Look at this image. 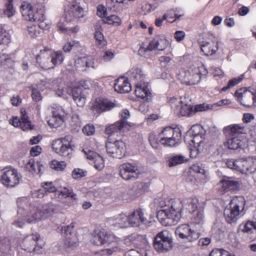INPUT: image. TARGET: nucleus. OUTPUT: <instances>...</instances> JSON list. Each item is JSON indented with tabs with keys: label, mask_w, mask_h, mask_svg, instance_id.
<instances>
[{
	"label": "nucleus",
	"mask_w": 256,
	"mask_h": 256,
	"mask_svg": "<svg viewBox=\"0 0 256 256\" xmlns=\"http://www.w3.org/2000/svg\"><path fill=\"white\" fill-rule=\"evenodd\" d=\"M64 60V56L62 51H57L56 52H52L51 61L53 64V68L57 65L62 63Z\"/></svg>",
	"instance_id": "4c0bfd02"
},
{
	"label": "nucleus",
	"mask_w": 256,
	"mask_h": 256,
	"mask_svg": "<svg viewBox=\"0 0 256 256\" xmlns=\"http://www.w3.org/2000/svg\"><path fill=\"white\" fill-rule=\"evenodd\" d=\"M114 88L115 90L119 93H128L132 90V87L128 80L123 77L116 80Z\"/></svg>",
	"instance_id": "bb28decb"
},
{
	"label": "nucleus",
	"mask_w": 256,
	"mask_h": 256,
	"mask_svg": "<svg viewBox=\"0 0 256 256\" xmlns=\"http://www.w3.org/2000/svg\"><path fill=\"white\" fill-rule=\"evenodd\" d=\"M128 75L132 80L135 82L136 84L144 82V74L140 68H132L128 72Z\"/></svg>",
	"instance_id": "473e14b6"
},
{
	"label": "nucleus",
	"mask_w": 256,
	"mask_h": 256,
	"mask_svg": "<svg viewBox=\"0 0 256 256\" xmlns=\"http://www.w3.org/2000/svg\"><path fill=\"white\" fill-rule=\"evenodd\" d=\"M56 194L58 195V198L62 196L64 198L70 197L72 199H76V194H74L72 190L64 188L61 191H56Z\"/></svg>",
	"instance_id": "ea45409f"
},
{
	"label": "nucleus",
	"mask_w": 256,
	"mask_h": 256,
	"mask_svg": "<svg viewBox=\"0 0 256 256\" xmlns=\"http://www.w3.org/2000/svg\"><path fill=\"white\" fill-rule=\"evenodd\" d=\"M108 236L104 232L98 231L94 234L93 238L91 241L96 246H101L106 242H108Z\"/></svg>",
	"instance_id": "72a5a7b5"
},
{
	"label": "nucleus",
	"mask_w": 256,
	"mask_h": 256,
	"mask_svg": "<svg viewBox=\"0 0 256 256\" xmlns=\"http://www.w3.org/2000/svg\"><path fill=\"white\" fill-rule=\"evenodd\" d=\"M190 218L191 222L194 224H201L204 221V215L202 210H198L196 211L194 213L190 214Z\"/></svg>",
	"instance_id": "58836bf2"
},
{
	"label": "nucleus",
	"mask_w": 256,
	"mask_h": 256,
	"mask_svg": "<svg viewBox=\"0 0 256 256\" xmlns=\"http://www.w3.org/2000/svg\"><path fill=\"white\" fill-rule=\"evenodd\" d=\"M224 250L222 249H214L210 252L209 256H223V251Z\"/></svg>",
	"instance_id": "774afa93"
},
{
	"label": "nucleus",
	"mask_w": 256,
	"mask_h": 256,
	"mask_svg": "<svg viewBox=\"0 0 256 256\" xmlns=\"http://www.w3.org/2000/svg\"><path fill=\"white\" fill-rule=\"evenodd\" d=\"M42 187L46 193H54L56 194L57 191L56 188L54 186L52 182H44L42 183ZM42 191V190H40ZM43 191V190H42Z\"/></svg>",
	"instance_id": "37998d69"
},
{
	"label": "nucleus",
	"mask_w": 256,
	"mask_h": 256,
	"mask_svg": "<svg viewBox=\"0 0 256 256\" xmlns=\"http://www.w3.org/2000/svg\"><path fill=\"white\" fill-rule=\"evenodd\" d=\"M95 128L92 124H87L82 128V132L87 136H91L94 134Z\"/></svg>",
	"instance_id": "13d9d810"
},
{
	"label": "nucleus",
	"mask_w": 256,
	"mask_h": 256,
	"mask_svg": "<svg viewBox=\"0 0 256 256\" xmlns=\"http://www.w3.org/2000/svg\"><path fill=\"white\" fill-rule=\"evenodd\" d=\"M136 87L135 94L137 97L146 99L148 102L151 99V93L147 86L142 87L140 84H136Z\"/></svg>",
	"instance_id": "7c9ffc66"
},
{
	"label": "nucleus",
	"mask_w": 256,
	"mask_h": 256,
	"mask_svg": "<svg viewBox=\"0 0 256 256\" xmlns=\"http://www.w3.org/2000/svg\"><path fill=\"white\" fill-rule=\"evenodd\" d=\"M226 141L224 143L226 147L230 150H240L246 145L245 140L241 137L226 136Z\"/></svg>",
	"instance_id": "a878e982"
},
{
	"label": "nucleus",
	"mask_w": 256,
	"mask_h": 256,
	"mask_svg": "<svg viewBox=\"0 0 256 256\" xmlns=\"http://www.w3.org/2000/svg\"><path fill=\"white\" fill-rule=\"evenodd\" d=\"M74 226L72 224L70 225L64 226H62L61 230L62 234H64L65 236L68 237L70 236L72 232Z\"/></svg>",
	"instance_id": "6e6d98bb"
},
{
	"label": "nucleus",
	"mask_w": 256,
	"mask_h": 256,
	"mask_svg": "<svg viewBox=\"0 0 256 256\" xmlns=\"http://www.w3.org/2000/svg\"><path fill=\"white\" fill-rule=\"evenodd\" d=\"M112 224L119 228L129 226L128 218L124 214H120L113 218Z\"/></svg>",
	"instance_id": "2f4dec72"
},
{
	"label": "nucleus",
	"mask_w": 256,
	"mask_h": 256,
	"mask_svg": "<svg viewBox=\"0 0 256 256\" xmlns=\"http://www.w3.org/2000/svg\"><path fill=\"white\" fill-rule=\"evenodd\" d=\"M201 50L206 56H212L218 50V42L210 38L200 39L198 40Z\"/></svg>",
	"instance_id": "aec40b11"
},
{
	"label": "nucleus",
	"mask_w": 256,
	"mask_h": 256,
	"mask_svg": "<svg viewBox=\"0 0 256 256\" xmlns=\"http://www.w3.org/2000/svg\"><path fill=\"white\" fill-rule=\"evenodd\" d=\"M52 52L48 50H40L36 57V62L40 66L44 69L53 68L51 61Z\"/></svg>",
	"instance_id": "5701e85b"
},
{
	"label": "nucleus",
	"mask_w": 256,
	"mask_h": 256,
	"mask_svg": "<svg viewBox=\"0 0 256 256\" xmlns=\"http://www.w3.org/2000/svg\"><path fill=\"white\" fill-rule=\"evenodd\" d=\"M172 58L168 56H161L159 58L160 64L162 67L166 68L171 65Z\"/></svg>",
	"instance_id": "5fc2aeb1"
},
{
	"label": "nucleus",
	"mask_w": 256,
	"mask_h": 256,
	"mask_svg": "<svg viewBox=\"0 0 256 256\" xmlns=\"http://www.w3.org/2000/svg\"><path fill=\"white\" fill-rule=\"evenodd\" d=\"M86 57H82L78 58L75 62L76 68L81 71H86L85 68V61Z\"/></svg>",
	"instance_id": "864d4df0"
},
{
	"label": "nucleus",
	"mask_w": 256,
	"mask_h": 256,
	"mask_svg": "<svg viewBox=\"0 0 256 256\" xmlns=\"http://www.w3.org/2000/svg\"><path fill=\"white\" fill-rule=\"evenodd\" d=\"M222 190L224 192L228 190H235L239 186V183L232 180V178L225 177L220 180Z\"/></svg>",
	"instance_id": "c85d7f7f"
},
{
	"label": "nucleus",
	"mask_w": 256,
	"mask_h": 256,
	"mask_svg": "<svg viewBox=\"0 0 256 256\" xmlns=\"http://www.w3.org/2000/svg\"><path fill=\"white\" fill-rule=\"evenodd\" d=\"M168 102L171 106V108L178 116H185L189 115L192 108L190 105L184 104L181 98L174 96L168 98Z\"/></svg>",
	"instance_id": "4468645a"
},
{
	"label": "nucleus",
	"mask_w": 256,
	"mask_h": 256,
	"mask_svg": "<svg viewBox=\"0 0 256 256\" xmlns=\"http://www.w3.org/2000/svg\"><path fill=\"white\" fill-rule=\"evenodd\" d=\"M10 42V36L6 31L0 28V44H6Z\"/></svg>",
	"instance_id": "09e8293b"
},
{
	"label": "nucleus",
	"mask_w": 256,
	"mask_h": 256,
	"mask_svg": "<svg viewBox=\"0 0 256 256\" xmlns=\"http://www.w3.org/2000/svg\"><path fill=\"white\" fill-rule=\"evenodd\" d=\"M52 148L58 154L68 159L73 154V149L70 146L68 137L60 138L53 140Z\"/></svg>",
	"instance_id": "6e6552de"
},
{
	"label": "nucleus",
	"mask_w": 256,
	"mask_h": 256,
	"mask_svg": "<svg viewBox=\"0 0 256 256\" xmlns=\"http://www.w3.org/2000/svg\"><path fill=\"white\" fill-rule=\"evenodd\" d=\"M209 109V106L205 104L196 105L194 107V111L196 112H203Z\"/></svg>",
	"instance_id": "69168bd1"
},
{
	"label": "nucleus",
	"mask_w": 256,
	"mask_h": 256,
	"mask_svg": "<svg viewBox=\"0 0 256 256\" xmlns=\"http://www.w3.org/2000/svg\"><path fill=\"white\" fill-rule=\"evenodd\" d=\"M13 0H8L6 4V9L4 10V14L8 17L10 18L13 16L15 13V10L12 4Z\"/></svg>",
	"instance_id": "79ce46f5"
},
{
	"label": "nucleus",
	"mask_w": 256,
	"mask_h": 256,
	"mask_svg": "<svg viewBox=\"0 0 256 256\" xmlns=\"http://www.w3.org/2000/svg\"><path fill=\"white\" fill-rule=\"evenodd\" d=\"M32 97L35 102H38L42 100V96L40 92L36 88L32 87Z\"/></svg>",
	"instance_id": "052dcab7"
},
{
	"label": "nucleus",
	"mask_w": 256,
	"mask_h": 256,
	"mask_svg": "<svg viewBox=\"0 0 256 256\" xmlns=\"http://www.w3.org/2000/svg\"><path fill=\"white\" fill-rule=\"evenodd\" d=\"M159 142L166 147L175 148L181 142L182 132L178 128L170 126L163 128L159 134Z\"/></svg>",
	"instance_id": "20e7f679"
},
{
	"label": "nucleus",
	"mask_w": 256,
	"mask_h": 256,
	"mask_svg": "<svg viewBox=\"0 0 256 256\" xmlns=\"http://www.w3.org/2000/svg\"><path fill=\"white\" fill-rule=\"evenodd\" d=\"M94 38L100 44L104 45L105 41L102 33L98 30H96L94 34Z\"/></svg>",
	"instance_id": "680f3d73"
},
{
	"label": "nucleus",
	"mask_w": 256,
	"mask_h": 256,
	"mask_svg": "<svg viewBox=\"0 0 256 256\" xmlns=\"http://www.w3.org/2000/svg\"><path fill=\"white\" fill-rule=\"evenodd\" d=\"M208 73L206 69L203 66L194 68L187 71L183 70L178 75L182 82L186 85H194L198 84L202 76H206Z\"/></svg>",
	"instance_id": "39448f33"
},
{
	"label": "nucleus",
	"mask_w": 256,
	"mask_h": 256,
	"mask_svg": "<svg viewBox=\"0 0 256 256\" xmlns=\"http://www.w3.org/2000/svg\"><path fill=\"white\" fill-rule=\"evenodd\" d=\"M245 127L242 124H234L225 126L223 128V132L226 136L241 137L242 134L246 133Z\"/></svg>",
	"instance_id": "b1692460"
},
{
	"label": "nucleus",
	"mask_w": 256,
	"mask_h": 256,
	"mask_svg": "<svg viewBox=\"0 0 256 256\" xmlns=\"http://www.w3.org/2000/svg\"><path fill=\"white\" fill-rule=\"evenodd\" d=\"M10 100L12 104L14 106H18L22 102V99L18 95H14Z\"/></svg>",
	"instance_id": "338daca9"
},
{
	"label": "nucleus",
	"mask_w": 256,
	"mask_h": 256,
	"mask_svg": "<svg viewBox=\"0 0 256 256\" xmlns=\"http://www.w3.org/2000/svg\"><path fill=\"white\" fill-rule=\"evenodd\" d=\"M150 184L148 182H141L138 184L137 189L138 193L146 192L148 190Z\"/></svg>",
	"instance_id": "bf43d9fd"
},
{
	"label": "nucleus",
	"mask_w": 256,
	"mask_h": 256,
	"mask_svg": "<svg viewBox=\"0 0 256 256\" xmlns=\"http://www.w3.org/2000/svg\"><path fill=\"white\" fill-rule=\"evenodd\" d=\"M126 122L123 120H119L113 124L107 126L105 129V132L107 134H112L120 132L125 125Z\"/></svg>",
	"instance_id": "c9c22d12"
},
{
	"label": "nucleus",
	"mask_w": 256,
	"mask_h": 256,
	"mask_svg": "<svg viewBox=\"0 0 256 256\" xmlns=\"http://www.w3.org/2000/svg\"><path fill=\"white\" fill-rule=\"evenodd\" d=\"M26 198H18L17 200L18 213L23 214V212L27 211L24 221L28 223H35L36 222L46 219L52 216L56 208V206L52 202L44 204L41 208L31 204H28Z\"/></svg>",
	"instance_id": "f03ea898"
},
{
	"label": "nucleus",
	"mask_w": 256,
	"mask_h": 256,
	"mask_svg": "<svg viewBox=\"0 0 256 256\" xmlns=\"http://www.w3.org/2000/svg\"><path fill=\"white\" fill-rule=\"evenodd\" d=\"M236 168L235 170L240 172L242 174H246V163L245 160L240 159L236 160Z\"/></svg>",
	"instance_id": "603ef678"
},
{
	"label": "nucleus",
	"mask_w": 256,
	"mask_h": 256,
	"mask_svg": "<svg viewBox=\"0 0 256 256\" xmlns=\"http://www.w3.org/2000/svg\"><path fill=\"white\" fill-rule=\"evenodd\" d=\"M170 12L171 11H168L166 14H164L162 16V18H156L155 21V24L157 26H160L162 25V22L164 20H166L168 17V16L170 14Z\"/></svg>",
	"instance_id": "0e129e2a"
},
{
	"label": "nucleus",
	"mask_w": 256,
	"mask_h": 256,
	"mask_svg": "<svg viewBox=\"0 0 256 256\" xmlns=\"http://www.w3.org/2000/svg\"><path fill=\"white\" fill-rule=\"evenodd\" d=\"M175 234L179 238L188 242L196 240L200 236L198 232L192 230L188 225L186 224L178 226L176 229Z\"/></svg>",
	"instance_id": "ddd939ff"
},
{
	"label": "nucleus",
	"mask_w": 256,
	"mask_h": 256,
	"mask_svg": "<svg viewBox=\"0 0 256 256\" xmlns=\"http://www.w3.org/2000/svg\"><path fill=\"white\" fill-rule=\"evenodd\" d=\"M106 22L109 24L119 26L122 23L121 19L116 16L112 15L106 18Z\"/></svg>",
	"instance_id": "8fccbe9b"
},
{
	"label": "nucleus",
	"mask_w": 256,
	"mask_h": 256,
	"mask_svg": "<svg viewBox=\"0 0 256 256\" xmlns=\"http://www.w3.org/2000/svg\"><path fill=\"white\" fill-rule=\"evenodd\" d=\"M198 204L196 198L172 200L170 206H166L158 212L157 217L163 225H174L180 220L182 212L194 213L198 210Z\"/></svg>",
	"instance_id": "f257e3e1"
},
{
	"label": "nucleus",
	"mask_w": 256,
	"mask_h": 256,
	"mask_svg": "<svg viewBox=\"0 0 256 256\" xmlns=\"http://www.w3.org/2000/svg\"><path fill=\"white\" fill-rule=\"evenodd\" d=\"M52 116L48 121V125L54 128L60 126L64 122V112L60 106L54 105L52 108Z\"/></svg>",
	"instance_id": "6ab92c4d"
},
{
	"label": "nucleus",
	"mask_w": 256,
	"mask_h": 256,
	"mask_svg": "<svg viewBox=\"0 0 256 256\" xmlns=\"http://www.w3.org/2000/svg\"><path fill=\"white\" fill-rule=\"evenodd\" d=\"M85 15V11L79 4H72L69 8L65 11L64 18L67 22L78 20Z\"/></svg>",
	"instance_id": "a211bd4d"
},
{
	"label": "nucleus",
	"mask_w": 256,
	"mask_h": 256,
	"mask_svg": "<svg viewBox=\"0 0 256 256\" xmlns=\"http://www.w3.org/2000/svg\"><path fill=\"white\" fill-rule=\"evenodd\" d=\"M39 238L38 234H32L26 236L22 242L24 250L28 252L39 250L42 248L40 244Z\"/></svg>",
	"instance_id": "f3484780"
},
{
	"label": "nucleus",
	"mask_w": 256,
	"mask_h": 256,
	"mask_svg": "<svg viewBox=\"0 0 256 256\" xmlns=\"http://www.w3.org/2000/svg\"><path fill=\"white\" fill-rule=\"evenodd\" d=\"M168 44V42L164 36H157L152 40L146 48L141 46L138 50V53L142 55L147 51H152L155 50H164Z\"/></svg>",
	"instance_id": "dca6fc26"
},
{
	"label": "nucleus",
	"mask_w": 256,
	"mask_h": 256,
	"mask_svg": "<svg viewBox=\"0 0 256 256\" xmlns=\"http://www.w3.org/2000/svg\"><path fill=\"white\" fill-rule=\"evenodd\" d=\"M234 96L240 104L246 107L256 106V90L242 88L236 91Z\"/></svg>",
	"instance_id": "0eeeda50"
},
{
	"label": "nucleus",
	"mask_w": 256,
	"mask_h": 256,
	"mask_svg": "<svg viewBox=\"0 0 256 256\" xmlns=\"http://www.w3.org/2000/svg\"><path fill=\"white\" fill-rule=\"evenodd\" d=\"M245 204V200L242 196H236L231 200L224 212V216L228 223L230 224L236 223L244 215Z\"/></svg>",
	"instance_id": "7ed1b4c3"
},
{
	"label": "nucleus",
	"mask_w": 256,
	"mask_h": 256,
	"mask_svg": "<svg viewBox=\"0 0 256 256\" xmlns=\"http://www.w3.org/2000/svg\"><path fill=\"white\" fill-rule=\"evenodd\" d=\"M88 159L92 161L94 168L98 170H101L104 166V162L103 158L100 156L96 152L86 150H83Z\"/></svg>",
	"instance_id": "393cba45"
},
{
	"label": "nucleus",
	"mask_w": 256,
	"mask_h": 256,
	"mask_svg": "<svg viewBox=\"0 0 256 256\" xmlns=\"http://www.w3.org/2000/svg\"><path fill=\"white\" fill-rule=\"evenodd\" d=\"M72 88L65 87L62 88H58L56 91V94L59 96L64 98H66L68 95H70L71 90Z\"/></svg>",
	"instance_id": "3c124183"
},
{
	"label": "nucleus",
	"mask_w": 256,
	"mask_h": 256,
	"mask_svg": "<svg viewBox=\"0 0 256 256\" xmlns=\"http://www.w3.org/2000/svg\"><path fill=\"white\" fill-rule=\"evenodd\" d=\"M142 236H140L136 234H132L126 236L124 240V244L127 246H131L132 244H137V239L141 238Z\"/></svg>",
	"instance_id": "a19ab883"
},
{
	"label": "nucleus",
	"mask_w": 256,
	"mask_h": 256,
	"mask_svg": "<svg viewBox=\"0 0 256 256\" xmlns=\"http://www.w3.org/2000/svg\"><path fill=\"white\" fill-rule=\"evenodd\" d=\"M119 170L120 176L126 180L137 179L140 174L139 167L134 162L124 163L120 166Z\"/></svg>",
	"instance_id": "9d476101"
},
{
	"label": "nucleus",
	"mask_w": 256,
	"mask_h": 256,
	"mask_svg": "<svg viewBox=\"0 0 256 256\" xmlns=\"http://www.w3.org/2000/svg\"><path fill=\"white\" fill-rule=\"evenodd\" d=\"M114 104L113 102L107 100H98L96 102L95 104L94 107L96 109L98 112L104 111L109 110L113 108Z\"/></svg>",
	"instance_id": "c756f323"
},
{
	"label": "nucleus",
	"mask_w": 256,
	"mask_h": 256,
	"mask_svg": "<svg viewBox=\"0 0 256 256\" xmlns=\"http://www.w3.org/2000/svg\"><path fill=\"white\" fill-rule=\"evenodd\" d=\"M20 127L23 130H31L33 129V126L31 124V122L28 120V116H24L22 120Z\"/></svg>",
	"instance_id": "de8ad7c7"
},
{
	"label": "nucleus",
	"mask_w": 256,
	"mask_h": 256,
	"mask_svg": "<svg viewBox=\"0 0 256 256\" xmlns=\"http://www.w3.org/2000/svg\"><path fill=\"white\" fill-rule=\"evenodd\" d=\"M129 226L138 227L141 225L146 226L150 222L144 216L142 209H138L128 216Z\"/></svg>",
	"instance_id": "412c9836"
},
{
	"label": "nucleus",
	"mask_w": 256,
	"mask_h": 256,
	"mask_svg": "<svg viewBox=\"0 0 256 256\" xmlns=\"http://www.w3.org/2000/svg\"><path fill=\"white\" fill-rule=\"evenodd\" d=\"M150 250L146 249H140L139 250H130L126 252L125 256H150Z\"/></svg>",
	"instance_id": "e433bc0d"
},
{
	"label": "nucleus",
	"mask_w": 256,
	"mask_h": 256,
	"mask_svg": "<svg viewBox=\"0 0 256 256\" xmlns=\"http://www.w3.org/2000/svg\"><path fill=\"white\" fill-rule=\"evenodd\" d=\"M52 168L56 170H62L66 166V163L64 161L58 162L56 160H52L50 164Z\"/></svg>",
	"instance_id": "49530a36"
},
{
	"label": "nucleus",
	"mask_w": 256,
	"mask_h": 256,
	"mask_svg": "<svg viewBox=\"0 0 256 256\" xmlns=\"http://www.w3.org/2000/svg\"><path fill=\"white\" fill-rule=\"evenodd\" d=\"M187 158L182 154H176L170 157L166 162L169 167H172L187 162Z\"/></svg>",
	"instance_id": "f704fd0d"
},
{
	"label": "nucleus",
	"mask_w": 256,
	"mask_h": 256,
	"mask_svg": "<svg viewBox=\"0 0 256 256\" xmlns=\"http://www.w3.org/2000/svg\"><path fill=\"white\" fill-rule=\"evenodd\" d=\"M78 106L82 107L86 102V96L82 92V89L80 87L72 88L70 95Z\"/></svg>",
	"instance_id": "cd10ccee"
},
{
	"label": "nucleus",
	"mask_w": 256,
	"mask_h": 256,
	"mask_svg": "<svg viewBox=\"0 0 256 256\" xmlns=\"http://www.w3.org/2000/svg\"><path fill=\"white\" fill-rule=\"evenodd\" d=\"M21 176L17 170L12 168H6L2 170L1 181L7 187L12 188L18 184Z\"/></svg>",
	"instance_id": "9b49d317"
},
{
	"label": "nucleus",
	"mask_w": 256,
	"mask_h": 256,
	"mask_svg": "<svg viewBox=\"0 0 256 256\" xmlns=\"http://www.w3.org/2000/svg\"><path fill=\"white\" fill-rule=\"evenodd\" d=\"M106 147L108 154L112 158H120L125 154L126 145L122 140L111 142L108 138Z\"/></svg>",
	"instance_id": "f8f14e48"
},
{
	"label": "nucleus",
	"mask_w": 256,
	"mask_h": 256,
	"mask_svg": "<svg viewBox=\"0 0 256 256\" xmlns=\"http://www.w3.org/2000/svg\"><path fill=\"white\" fill-rule=\"evenodd\" d=\"M27 168H28L29 171L34 173H38L40 171L38 164H34L33 162H30L27 164Z\"/></svg>",
	"instance_id": "e2e57ef3"
},
{
	"label": "nucleus",
	"mask_w": 256,
	"mask_h": 256,
	"mask_svg": "<svg viewBox=\"0 0 256 256\" xmlns=\"http://www.w3.org/2000/svg\"><path fill=\"white\" fill-rule=\"evenodd\" d=\"M254 217L255 221H248L240 226V230L245 240H254L256 239V211Z\"/></svg>",
	"instance_id": "2eb2a0df"
},
{
	"label": "nucleus",
	"mask_w": 256,
	"mask_h": 256,
	"mask_svg": "<svg viewBox=\"0 0 256 256\" xmlns=\"http://www.w3.org/2000/svg\"><path fill=\"white\" fill-rule=\"evenodd\" d=\"M159 135L157 136L153 133H150L149 136V141L152 146L155 149H158L160 147L159 142Z\"/></svg>",
	"instance_id": "c03bdc74"
},
{
	"label": "nucleus",
	"mask_w": 256,
	"mask_h": 256,
	"mask_svg": "<svg viewBox=\"0 0 256 256\" xmlns=\"http://www.w3.org/2000/svg\"><path fill=\"white\" fill-rule=\"evenodd\" d=\"M76 246V244L75 242L72 240L71 238L68 236L66 238V240L64 242V248L68 252L72 250Z\"/></svg>",
	"instance_id": "4d7b16f0"
},
{
	"label": "nucleus",
	"mask_w": 256,
	"mask_h": 256,
	"mask_svg": "<svg viewBox=\"0 0 256 256\" xmlns=\"http://www.w3.org/2000/svg\"><path fill=\"white\" fill-rule=\"evenodd\" d=\"M22 16L26 20L31 22L44 20V10L42 9L38 10L34 13L32 4L26 2H24L20 6Z\"/></svg>",
	"instance_id": "1a4fd4ad"
},
{
	"label": "nucleus",
	"mask_w": 256,
	"mask_h": 256,
	"mask_svg": "<svg viewBox=\"0 0 256 256\" xmlns=\"http://www.w3.org/2000/svg\"><path fill=\"white\" fill-rule=\"evenodd\" d=\"M87 174V172L79 168H74L72 173V177L76 180H80Z\"/></svg>",
	"instance_id": "a18cd8bd"
},
{
	"label": "nucleus",
	"mask_w": 256,
	"mask_h": 256,
	"mask_svg": "<svg viewBox=\"0 0 256 256\" xmlns=\"http://www.w3.org/2000/svg\"><path fill=\"white\" fill-rule=\"evenodd\" d=\"M202 130V127L200 126H193L190 132V134L194 136L192 139L191 140V142L194 146L196 148L198 152L202 150L204 148V141L202 134L200 133V132Z\"/></svg>",
	"instance_id": "4be33fe9"
},
{
	"label": "nucleus",
	"mask_w": 256,
	"mask_h": 256,
	"mask_svg": "<svg viewBox=\"0 0 256 256\" xmlns=\"http://www.w3.org/2000/svg\"><path fill=\"white\" fill-rule=\"evenodd\" d=\"M172 234L168 230H162L156 234L154 240V246L158 252H166L172 247Z\"/></svg>",
	"instance_id": "423d86ee"
}]
</instances>
